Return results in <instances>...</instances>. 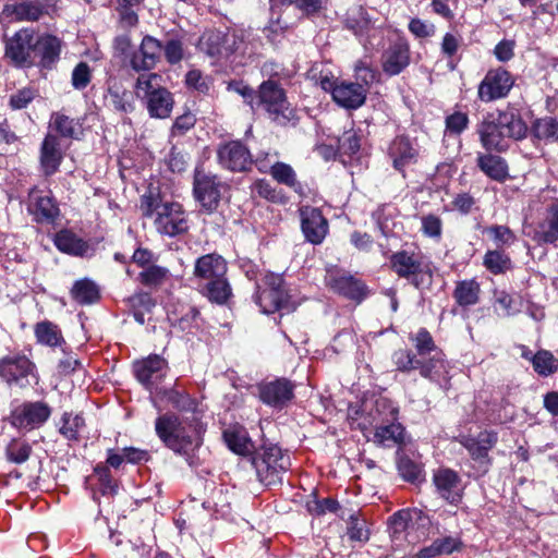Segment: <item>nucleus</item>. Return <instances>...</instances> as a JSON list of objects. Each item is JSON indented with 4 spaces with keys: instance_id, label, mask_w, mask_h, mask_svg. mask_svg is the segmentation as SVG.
Listing matches in <instances>:
<instances>
[{
    "instance_id": "c756f323",
    "label": "nucleus",
    "mask_w": 558,
    "mask_h": 558,
    "mask_svg": "<svg viewBox=\"0 0 558 558\" xmlns=\"http://www.w3.org/2000/svg\"><path fill=\"white\" fill-rule=\"evenodd\" d=\"M63 160L60 140L57 135L48 133L40 147V168L45 177H51L59 171Z\"/></svg>"
},
{
    "instance_id": "680f3d73",
    "label": "nucleus",
    "mask_w": 558,
    "mask_h": 558,
    "mask_svg": "<svg viewBox=\"0 0 558 558\" xmlns=\"http://www.w3.org/2000/svg\"><path fill=\"white\" fill-rule=\"evenodd\" d=\"M362 136L355 130L345 131L338 138V151L341 156L352 157L361 148Z\"/></svg>"
},
{
    "instance_id": "412c9836",
    "label": "nucleus",
    "mask_w": 558,
    "mask_h": 558,
    "mask_svg": "<svg viewBox=\"0 0 558 558\" xmlns=\"http://www.w3.org/2000/svg\"><path fill=\"white\" fill-rule=\"evenodd\" d=\"M327 286L338 295L362 303L371 293L366 282L347 271H336L328 277Z\"/></svg>"
},
{
    "instance_id": "20e7f679",
    "label": "nucleus",
    "mask_w": 558,
    "mask_h": 558,
    "mask_svg": "<svg viewBox=\"0 0 558 558\" xmlns=\"http://www.w3.org/2000/svg\"><path fill=\"white\" fill-rule=\"evenodd\" d=\"M256 108H263L271 122L282 128H294L300 121L298 109L289 102L286 89L274 78H268L258 86Z\"/></svg>"
},
{
    "instance_id": "f8f14e48",
    "label": "nucleus",
    "mask_w": 558,
    "mask_h": 558,
    "mask_svg": "<svg viewBox=\"0 0 558 558\" xmlns=\"http://www.w3.org/2000/svg\"><path fill=\"white\" fill-rule=\"evenodd\" d=\"M0 380L10 388L25 389L38 381L36 364L22 352L7 354L0 357Z\"/></svg>"
},
{
    "instance_id": "1a4fd4ad",
    "label": "nucleus",
    "mask_w": 558,
    "mask_h": 558,
    "mask_svg": "<svg viewBox=\"0 0 558 558\" xmlns=\"http://www.w3.org/2000/svg\"><path fill=\"white\" fill-rule=\"evenodd\" d=\"M354 70L357 82L342 80L333 99L337 105L349 110L359 109L365 104L369 85L376 77V72L362 61L355 64Z\"/></svg>"
},
{
    "instance_id": "f3484780",
    "label": "nucleus",
    "mask_w": 558,
    "mask_h": 558,
    "mask_svg": "<svg viewBox=\"0 0 558 558\" xmlns=\"http://www.w3.org/2000/svg\"><path fill=\"white\" fill-rule=\"evenodd\" d=\"M259 400L276 410H283L294 399L295 384L280 377L269 381H262L257 385Z\"/></svg>"
},
{
    "instance_id": "f03ea898",
    "label": "nucleus",
    "mask_w": 558,
    "mask_h": 558,
    "mask_svg": "<svg viewBox=\"0 0 558 558\" xmlns=\"http://www.w3.org/2000/svg\"><path fill=\"white\" fill-rule=\"evenodd\" d=\"M155 432L165 447L183 457L190 466L199 465L197 451L204 444L205 429L198 420L167 412L156 418Z\"/></svg>"
},
{
    "instance_id": "79ce46f5",
    "label": "nucleus",
    "mask_w": 558,
    "mask_h": 558,
    "mask_svg": "<svg viewBox=\"0 0 558 558\" xmlns=\"http://www.w3.org/2000/svg\"><path fill=\"white\" fill-rule=\"evenodd\" d=\"M269 174L279 184L289 186L300 195L303 194V186L298 180L296 173L290 165L277 161L270 167Z\"/></svg>"
},
{
    "instance_id": "e2e57ef3",
    "label": "nucleus",
    "mask_w": 558,
    "mask_h": 558,
    "mask_svg": "<svg viewBox=\"0 0 558 558\" xmlns=\"http://www.w3.org/2000/svg\"><path fill=\"white\" fill-rule=\"evenodd\" d=\"M340 508L339 502L331 497L318 499L316 495L306 502L307 511L315 517H320L327 512L335 513Z\"/></svg>"
},
{
    "instance_id": "aec40b11",
    "label": "nucleus",
    "mask_w": 558,
    "mask_h": 558,
    "mask_svg": "<svg viewBox=\"0 0 558 558\" xmlns=\"http://www.w3.org/2000/svg\"><path fill=\"white\" fill-rule=\"evenodd\" d=\"M433 484L437 495L451 506H459L464 497L465 486L460 474L446 466L434 471Z\"/></svg>"
},
{
    "instance_id": "39448f33",
    "label": "nucleus",
    "mask_w": 558,
    "mask_h": 558,
    "mask_svg": "<svg viewBox=\"0 0 558 558\" xmlns=\"http://www.w3.org/2000/svg\"><path fill=\"white\" fill-rule=\"evenodd\" d=\"M250 461L258 481L266 486L281 484L283 475L291 466L290 456L274 444L256 448Z\"/></svg>"
},
{
    "instance_id": "58836bf2",
    "label": "nucleus",
    "mask_w": 558,
    "mask_h": 558,
    "mask_svg": "<svg viewBox=\"0 0 558 558\" xmlns=\"http://www.w3.org/2000/svg\"><path fill=\"white\" fill-rule=\"evenodd\" d=\"M70 295L81 306L95 304L101 298L99 286L89 278L76 280L70 290Z\"/></svg>"
},
{
    "instance_id": "7ed1b4c3",
    "label": "nucleus",
    "mask_w": 558,
    "mask_h": 558,
    "mask_svg": "<svg viewBox=\"0 0 558 558\" xmlns=\"http://www.w3.org/2000/svg\"><path fill=\"white\" fill-rule=\"evenodd\" d=\"M140 210L145 218H154L156 230L171 238L189 231V220L182 204L165 201L159 189L149 187L141 196Z\"/></svg>"
},
{
    "instance_id": "423d86ee",
    "label": "nucleus",
    "mask_w": 558,
    "mask_h": 558,
    "mask_svg": "<svg viewBox=\"0 0 558 558\" xmlns=\"http://www.w3.org/2000/svg\"><path fill=\"white\" fill-rule=\"evenodd\" d=\"M398 413V409L390 400L379 398L375 401L374 408L369 412L373 417L369 424H378L374 434L375 442L387 448L393 446L401 448L405 444V429L402 424L397 422Z\"/></svg>"
},
{
    "instance_id": "9d476101",
    "label": "nucleus",
    "mask_w": 558,
    "mask_h": 558,
    "mask_svg": "<svg viewBox=\"0 0 558 558\" xmlns=\"http://www.w3.org/2000/svg\"><path fill=\"white\" fill-rule=\"evenodd\" d=\"M389 268L399 277L410 281L416 289L430 286L433 270L430 263L423 262L421 253L401 250L389 257Z\"/></svg>"
},
{
    "instance_id": "c85d7f7f",
    "label": "nucleus",
    "mask_w": 558,
    "mask_h": 558,
    "mask_svg": "<svg viewBox=\"0 0 558 558\" xmlns=\"http://www.w3.org/2000/svg\"><path fill=\"white\" fill-rule=\"evenodd\" d=\"M167 361L157 354L133 363V373L136 379L146 388L163 376Z\"/></svg>"
},
{
    "instance_id": "6ab92c4d",
    "label": "nucleus",
    "mask_w": 558,
    "mask_h": 558,
    "mask_svg": "<svg viewBox=\"0 0 558 558\" xmlns=\"http://www.w3.org/2000/svg\"><path fill=\"white\" fill-rule=\"evenodd\" d=\"M235 45L236 36L234 34L210 28L201 35L197 48L201 52L218 61L232 54L238 49Z\"/></svg>"
},
{
    "instance_id": "6e6552de",
    "label": "nucleus",
    "mask_w": 558,
    "mask_h": 558,
    "mask_svg": "<svg viewBox=\"0 0 558 558\" xmlns=\"http://www.w3.org/2000/svg\"><path fill=\"white\" fill-rule=\"evenodd\" d=\"M409 339L415 348V355L422 359V377L435 383L446 378L448 374V363L446 355L439 349L430 332L426 328H420L416 333L410 335Z\"/></svg>"
},
{
    "instance_id": "8fccbe9b",
    "label": "nucleus",
    "mask_w": 558,
    "mask_h": 558,
    "mask_svg": "<svg viewBox=\"0 0 558 558\" xmlns=\"http://www.w3.org/2000/svg\"><path fill=\"white\" fill-rule=\"evenodd\" d=\"M35 336L39 343L49 347H57L64 342L61 329L58 325L44 320L35 325Z\"/></svg>"
},
{
    "instance_id": "f257e3e1",
    "label": "nucleus",
    "mask_w": 558,
    "mask_h": 558,
    "mask_svg": "<svg viewBox=\"0 0 558 558\" xmlns=\"http://www.w3.org/2000/svg\"><path fill=\"white\" fill-rule=\"evenodd\" d=\"M4 58L15 68L37 65L51 70L60 59L62 41L51 34H38L32 27H23L12 36L3 35Z\"/></svg>"
},
{
    "instance_id": "4c0bfd02",
    "label": "nucleus",
    "mask_w": 558,
    "mask_h": 558,
    "mask_svg": "<svg viewBox=\"0 0 558 558\" xmlns=\"http://www.w3.org/2000/svg\"><path fill=\"white\" fill-rule=\"evenodd\" d=\"M53 243L62 253L83 257L89 250L88 243L69 229L56 233Z\"/></svg>"
},
{
    "instance_id": "dca6fc26",
    "label": "nucleus",
    "mask_w": 558,
    "mask_h": 558,
    "mask_svg": "<svg viewBox=\"0 0 558 558\" xmlns=\"http://www.w3.org/2000/svg\"><path fill=\"white\" fill-rule=\"evenodd\" d=\"M460 444L468 450L472 460L477 463V473L485 475L492 465L489 450H492L498 441V435L493 430H483L476 437L462 436Z\"/></svg>"
},
{
    "instance_id": "e433bc0d",
    "label": "nucleus",
    "mask_w": 558,
    "mask_h": 558,
    "mask_svg": "<svg viewBox=\"0 0 558 558\" xmlns=\"http://www.w3.org/2000/svg\"><path fill=\"white\" fill-rule=\"evenodd\" d=\"M481 284L476 279H465L456 282L452 298L457 306L468 310L481 301Z\"/></svg>"
},
{
    "instance_id": "37998d69",
    "label": "nucleus",
    "mask_w": 558,
    "mask_h": 558,
    "mask_svg": "<svg viewBox=\"0 0 558 558\" xmlns=\"http://www.w3.org/2000/svg\"><path fill=\"white\" fill-rule=\"evenodd\" d=\"M397 468L401 477L412 484L424 481V470L421 463L415 462L407 454L397 451Z\"/></svg>"
},
{
    "instance_id": "5701e85b",
    "label": "nucleus",
    "mask_w": 558,
    "mask_h": 558,
    "mask_svg": "<svg viewBox=\"0 0 558 558\" xmlns=\"http://www.w3.org/2000/svg\"><path fill=\"white\" fill-rule=\"evenodd\" d=\"M527 235L539 246L558 242V199L546 206L544 217L531 226Z\"/></svg>"
},
{
    "instance_id": "a18cd8bd",
    "label": "nucleus",
    "mask_w": 558,
    "mask_h": 558,
    "mask_svg": "<svg viewBox=\"0 0 558 558\" xmlns=\"http://www.w3.org/2000/svg\"><path fill=\"white\" fill-rule=\"evenodd\" d=\"M484 267L493 275L506 274L512 268L510 256L504 250H488L483 258Z\"/></svg>"
},
{
    "instance_id": "3c124183",
    "label": "nucleus",
    "mask_w": 558,
    "mask_h": 558,
    "mask_svg": "<svg viewBox=\"0 0 558 558\" xmlns=\"http://www.w3.org/2000/svg\"><path fill=\"white\" fill-rule=\"evenodd\" d=\"M412 350L399 349L395 351L392 355L393 364L396 369L401 373H410L412 371H418L422 376L423 362Z\"/></svg>"
},
{
    "instance_id": "4d7b16f0",
    "label": "nucleus",
    "mask_w": 558,
    "mask_h": 558,
    "mask_svg": "<svg viewBox=\"0 0 558 558\" xmlns=\"http://www.w3.org/2000/svg\"><path fill=\"white\" fill-rule=\"evenodd\" d=\"M532 365L539 376L547 377L558 371V359L550 351L539 350L532 356Z\"/></svg>"
},
{
    "instance_id": "2eb2a0df",
    "label": "nucleus",
    "mask_w": 558,
    "mask_h": 558,
    "mask_svg": "<svg viewBox=\"0 0 558 558\" xmlns=\"http://www.w3.org/2000/svg\"><path fill=\"white\" fill-rule=\"evenodd\" d=\"M51 412L50 405L45 401H25L11 412L9 420L13 427L31 432L43 426Z\"/></svg>"
},
{
    "instance_id": "13d9d810",
    "label": "nucleus",
    "mask_w": 558,
    "mask_h": 558,
    "mask_svg": "<svg viewBox=\"0 0 558 558\" xmlns=\"http://www.w3.org/2000/svg\"><path fill=\"white\" fill-rule=\"evenodd\" d=\"M33 452L32 446L26 440L17 438L11 439L5 447V457L8 461L22 464L26 462Z\"/></svg>"
},
{
    "instance_id": "a19ab883",
    "label": "nucleus",
    "mask_w": 558,
    "mask_h": 558,
    "mask_svg": "<svg viewBox=\"0 0 558 558\" xmlns=\"http://www.w3.org/2000/svg\"><path fill=\"white\" fill-rule=\"evenodd\" d=\"M298 7V0H269V7L271 12V17L269 21V25L265 27L264 32L267 33V38L270 40H275L276 35L283 34L288 28V25L281 24V15L284 8L289 5Z\"/></svg>"
},
{
    "instance_id": "ddd939ff",
    "label": "nucleus",
    "mask_w": 558,
    "mask_h": 558,
    "mask_svg": "<svg viewBox=\"0 0 558 558\" xmlns=\"http://www.w3.org/2000/svg\"><path fill=\"white\" fill-rule=\"evenodd\" d=\"M216 156L218 165L233 173H247L254 166L250 148L240 140L220 143Z\"/></svg>"
},
{
    "instance_id": "4468645a",
    "label": "nucleus",
    "mask_w": 558,
    "mask_h": 558,
    "mask_svg": "<svg viewBox=\"0 0 558 558\" xmlns=\"http://www.w3.org/2000/svg\"><path fill=\"white\" fill-rule=\"evenodd\" d=\"M514 83V76L504 66L490 69L478 85L477 98L483 102L506 98Z\"/></svg>"
},
{
    "instance_id": "5fc2aeb1",
    "label": "nucleus",
    "mask_w": 558,
    "mask_h": 558,
    "mask_svg": "<svg viewBox=\"0 0 558 558\" xmlns=\"http://www.w3.org/2000/svg\"><path fill=\"white\" fill-rule=\"evenodd\" d=\"M62 425L59 428L60 434L70 441H78L80 432L85 427V418L81 414L63 413L61 417Z\"/></svg>"
},
{
    "instance_id": "393cba45",
    "label": "nucleus",
    "mask_w": 558,
    "mask_h": 558,
    "mask_svg": "<svg viewBox=\"0 0 558 558\" xmlns=\"http://www.w3.org/2000/svg\"><path fill=\"white\" fill-rule=\"evenodd\" d=\"M476 134L480 143L486 151L504 153L509 148L500 125L494 113H487L481 122L476 124Z\"/></svg>"
},
{
    "instance_id": "0e129e2a",
    "label": "nucleus",
    "mask_w": 558,
    "mask_h": 558,
    "mask_svg": "<svg viewBox=\"0 0 558 558\" xmlns=\"http://www.w3.org/2000/svg\"><path fill=\"white\" fill-rule=\"evenodd\" d=\"M421 231L427 238L440 240L442 235V220L435 214H428L421 217Z\"/></svg>"
},
{
    "instance_id": "473e14b6",
    "label": "nucleus",
    "mask_w": 558,
    "mask_h": 558,
    "mask_svg": "<svg viewBox=\"0 0 558 558\" xmlns=\"http://www.w3.org/2000/svg\"><path fill=\"white\" fill-rule=\"evenodd\" d=\"M476 167L490 180L504 183L509 175V166L505 158L499 155L478 153L476 157Z\"/></svg>"
},
{
    "instance_id": "a211bd4d",
    "label": "nucleus",
    "mask_w": 558,
    "mask_h": 558,
    "mask_svg": "<svg viewBox=\"0 0 558 558\" xmlns=\"http://www.w3.org/2000/svg\"><path fill=\"white\" fill-rule=\"evenodd\" d=\"M50 7L47 0H7L0 15L8 22H37Z\"/></svg>"
},
{
    "instance_id": "4be33fe9",
    "label": "nucleus",
    "mask_w": 558,
    "mask_h": 558,
    "mask_svg": "<svg viewBox=\"0 0 558 558\" xmlns=\"http://www.w3.org/2000/svg\"><path fill=\"white\" fill-rule=\"evenodd\" d=\"M387 155L392 162L393 169L405 178L407 168L417 163L420 149L414 140H411L405 134H401L397 135L389 143Z\"/></svg>"
},
{
    "instance_id": "864d4df0",
    "label": "nucleus",
    "mask_w": 558,
    "mask_h": 558,
    "mask_svg": "<svg viewBox=\"0 0 558 558\" xmlns=\"http://www.w3.org/2000/svg\"><path fill=\"white\" fill-rule=\"evenodd\" d=\"M168 276L169 270L166 267L150 265L138 274L137 280L144 287L156 290L166 282Z\"/></svg>"
},
{
    "instance_id": "0eeeda50",
    "label": "nucleus",
    "mask_w": 558,
    "mask_h": 558,
    "mask_svg": "<svg viewBox=\"0 0 558 558\" xmlns=\"http://www.w3.org/2000/svg\"><path fill=\"white\" fill-rule=\"evenodd\" d=\"M230 190V185L222 179L206 169L203 165H197L193 173V197L199 204L201 210L211 215L218 210L221 205L225 193Z\"/></svg>"
},
{
    "instance_id": "2f4dec72",
    "label": "nucleus",
    "mask_w": 558,
    "mask_h": 558,
    "mask_svg": "<svg viewBox=\"0 0 558 558\" xmlns=\"http://www.w3.org/2000/svg\"><path fill=\"white\" fill-rule=\"evenodd\" d=\"M222 436L227 447L239 456L251 458L256 450L246 428L240 424L230 425Z\"/></svg>"
},
{
    "instance_id": "cd10ccee",
    "label": "nucleus",
    "mask_w": 558,
    "mask_h": 558,
    "mask_svg": "<svg viewBox=\"0 0 558 558\" xmlns=\"http://www.w3.org/2000/svg\"><path fill=\"white\" fill-rule=\"evenodd\" d=\"M145 104L147 111L151 118L166 119L174 106V99L171 92L166 87H155L145 90Z\"/></svg>"
},
{
    "instance_id": "de8ad7c7",
    "label": "nucleus",
    "mask_w": 558,
    "mask_h": 558,
    "mask_svg": "<svg viewBox=\"0 0 558 558\" xmlns=\"http://www.w3.org/2000/svg\"><path fill=\"white\" fill-rule=\"evenodd\" d=\"M50 125L60 136L66 138H75L82 129L78 120L62 112L52 113Z\"/></svg>"
},
{
    "instance_id": "f704fd0d",
    "label": "nucleus",
    "mask_w": 558,
    "mask_h": 558,
    "mask_svg": "<svg viewBox=\"0 0 558 558\" xmlns=\"http://www.w3.org/2000/svg\"><path fill=\"white\" fill-rule=\"evenodd\" d=\"M29 211L39 223H53L59 216V207L52 196L41 195L39 191L31 193Z\"/></svg>"
},
{
    "instance_id": "7c9ffc66",
    "label": "nucleus",
    "mask_w": 558,
    "mask_h": 558,
    "mask_svg": "<svg viewBox=\"0 0 558 558\" xmlns=\"http://www.w3.org/2000/svg\"><path fill=\"white\" fill-rule=\"evenodd\" d=\"M106 99L109 106L116 111L128 113L134 109L132 92L129 90L124 82L117 76H110L107 81Z\"/></svg>"
},
{
    "instance_id": "bb28decb",
    "label": "nucleus",
    "mask_w": 558,
    "mask_h": 558,
    "mask_svg": "<svg viewBox=\"0 0 558 558\" xmlns=\"http://www.w3.org/2000/svg\"><path fill=\"white\" fill-rule=\"evenodd\" d=\"M162 43L150 35H145L136 51L130 57V65L136 71H150L161 60Z\"/></svg>"
},
{
    "instance_id": "774afa93",
    "label": "nucleus",
    "mask_w": 558,
    "mask_h": 558,
    "mask_svg": "<svg viewBox=\"0 0 558 558\" xmlns=\"http://www.w3.org/2000/svg\"><path fill=\"white\" fill-rule=\"evenodd\" d=\"M166 162L170 171L174 173H182L187 168L189 157L183 149L172 146L167 156Z\"/></svg>"
},
{
    "instance_id": "603ef678",
    "label": "nucleus",
    "mask_w": 558,
    "mask_h": 558,
    "mask_svg": "<svg viewBox=\"0 0 558 558\" xmlns=\"http://www.w3.org/2000/svg\"><path fill=\"white\" fill-rule=\"evenodd\" d=\"M163 396L172 408L180 412H195L197 409L196 399L175 387L165 390Z\"/></svg>"
},
{
    "instance_id": "09e8293b",
    "label": "nucleus",
    "mask_w": 558,
    "mask_h": 558,
    "mask_svg": "<svg viewBox=\"0 0 558 558\" xmlns=\"http://www.w3.org/2000/svg\"><path fill=\"white\" fill-rule=\"evenodd\" d=\"M531 134L538 141L554 143L558 141V122L551 117L536 119L531 128Z\"/></svg>"
},
{
    "instance_id": "052dcab7",
    "label": "nucleus",
    "mask_w": 558,
    "mask_h": 558,
    "mask_svg": "<svg viewBox=\"0 0 558 558\" xmlns=\"http://www.w3.org/2000/svg\"><path fill=\"white\" fill-rule=\"evenodd\" d=\"M185 85L191 90L207 95L213 86V80L201 70L192 69L185 74Z\"/></svg>"
},
{
    "instance_id": "c03bdc74",
    "label": "nucleus",
    "mask_w": 558,
    "mask_h": 558,
    "mask_svg": "<svg viewBox=\"0 0 558 558\" xmlns=\"http://www.w3.org/2000/svg\"><path fill=\"white\" fill-rule=\"evenodd\" d=\"M251 196L252 198L259 197L274 204H286L288 202V197L282 190L272 186L265 179H256L253 182L251 185Z\"/></svg>"
},
{
    "instance_id": "bf43d9fd",
    "label": "nucleus",
    "mask_w": 558,
    "mask_h": 558,
    "mask_svg": "<svg viewBox=\"0 0 558 558\" xmlns=\"http://www.w3.org/2000/svg\"><path fill=\"white\" fill-rule=\"evenodd\" d=\"M94 475L97 478L99 490L102 495L113 496L118 492V481L113 477L108 465L99 462L94 468Z\"/></svg>"
},
{
    "instance_id": "338daca9",
    "label": "nucleus",
    "mask_w": 558,
    "mask_h": 558,
    "mask_svg": "<svg viewBox=\"0 0 558 558\" xmlns=\"http://www.w3.org/2000/svg\"><path fill=\"white\" fill-rule=\"evenodd\" d=\"M38 96L37 89L33 87H24L16 90L10 96L9 106L13 110L26 108Z\"/></svg>"
},
{
    "instance_id": "c9c22d12",
    "label": "nucleus",
    "mask_w": 558,
    "mask_h": 558,
    "mask_svg": "<svg viewBox=\"0 0 558 558\" xmlns=\"http://www.w3.org/2000/svg\"><path fill=\"white\" fill-rule=\"evenodd\" d=\"M496 118L508 142L526 137L529 128L519 111L514 109L498 111Z\"/></svg>"
},
{
    "instance_id": "b1692460",
    "label": "nucleus",
    "mask_w": 558,
    "mask_h": 558,
    "mask_svg": "<svg viewBox=\"0 0 558 558\" xmlns=\"http://www.w3.org/2000/svg\"><path fill=\"white\" fill-rule=\"evenodd\" d=\"M411 63V49L409 41L399 37L391 41L383 51L380 65L387 76H396L402 73Z\"/></svg>"
},
{
    "instance_id": "ea45409f",
    "label": "nucleus",
    "mask_w": 558,
    "mask_h": 558,
    "mask_svg": "<svg viewBox=\"0 0 558 558\" xmlns=\"http://www.w3.org/2000/svg\"><path fill=\"white\" fill-rule=\"evenodd\" d=\"M201 293L211 303L223 305L232 296V289L226 276L206 281L199 286Z\"/></svg>"
},
{
    "instance_id": "72a5a7b5",
    "label": "nucleus",
    "mask_w": 558,
    "mask_h": 558,
    "mask_svg": "<svg viewBox=\"0 0 558 558\" xmlns=\"http://www.w3.org/2000/svg\"><path fill=\"white\" fill-rule=\"evenodd\" d=\"M227 263L217 253H210L198 257L194 266V276L199 280H213L227 274Z\"/></svg>"
},
{
    "instance_id": "6e6d98bb",
    "label": "nucleus",
    "mask_w": 558,
    "mask_h": 558,
    "mask_svg": "<svg viewBox=\"0 0 558 558\" xmlns=\"http://www.w3.org/2000/svg\"><path fill=\"white\" fill-rule=\"evenodd\" d=\"M486 233L495 243L496 248L504 250L514 244L518 240L515 233L505 225H492L485 228Z\"/></svg>"
},
{
    "instance_id": "a878e982",
    "label": "nucleus",
    "mask_w": 558,
    "mask_h": 558,
    "mask_svg": "<svg viewBox=\"0 0 558 558\" xmlns=\"http://www.w3.org/2000/svg\"><path fill=\"white\" fill-rule=\"evenodd\" d=\"M301 229L305 239L314 244H320L329 229L328 220L317 207L303 206L300 208Z\"/></svg>"
},
{
    "instance_id": "69168bd1",
    "label": "nucleus",
    "mask_w": 558,
    "mask_h": 558,
    "mask_svg": "<svg viewBox=\"0 0 558 558\" xmlns=\"http://www.w3.org/2000/svg\"><path fill=\"white\" fill-rule=\"evenodd\" d=\"M461 41L462 38L452 33H446L442 37V41L440 45L441 52L446 58L449 59L448 65L450 70H454L457 66V62L453 60V57L457 54L461 46Z\"/></svg>"
},
{
    "instance_id": "9b49d317",
    "label": "nucleus",
    "mask_w": 558,
    "mask_h": 558,
    "mask_svg": "<svg viewBox=\"0 0 558 558\" xmlns=\"http://www.w3.org/2000/svg\"><path fill=\"white\" fill-rule=\"evenodd\" d=\"M256 303L267 314L281 311L290 313L298 306L289 294L283 277L276 274H267L263 278L262 284H258Z\"/></svg>"
},
{
    "instance_id": "49530a36",
    "label": "nucleus",
    "mask_w": 558,
    "mask_h": 558,
    "mask_svg": "<svg viewBox=\"0 0 558 558\" xmlns=\"http://www.w3.org/2000/svg\"><path fill=\"white\" fill-rule=\"evenodd\" d=\"M172 326L179 327L182 331H192L198 329L201 319V313L197 307L192 305L182 306L180 313H172L169 317Z\"/></svg>"
}]
</instances>
